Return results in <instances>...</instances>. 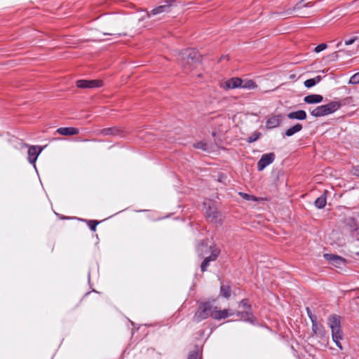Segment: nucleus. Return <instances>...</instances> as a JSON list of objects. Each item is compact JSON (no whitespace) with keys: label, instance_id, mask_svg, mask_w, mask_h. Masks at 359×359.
<instances>
[{"label":"nucleus","instance_id":"obj_1","mask_svg":"<svg viewBox=\"0 0 359 359\" xmlns=\"http://www.w3.org/2000/svg\"><path fill=\"white\" fill-rule=\"evenodd\" d=\"M202 56L194 48L183 50L178 59L185 72L191 71L201 62Z\"/></svg>","mask_w":359,"mask_h":359},{"label":"nucleus","instance_id":"obj_2","mask_svg":"<svg viewBox=\"0 0 359 359\" xmlns=\"http://www.w3.org/2000/svg\"><path fill=\"white\" fill-rule=\"evenodd\" d=\"M306 0H302L297 3L293 8H289L283 11L278 12V13L283 18H286L292 15L305 18L311 14V12L302 11L304 8L312 7L315 2H305Z\"/></svg>","mask_w":359,"mask_h":359},{"label":"nucleus","instance_id":"obj_3","mask_svg":"<svg viewBox=\"0 0 359 359\" xmlns=\"http://www.w3.org/2000/svg\"><path fill=\"white\" fill-rule=\"evenodd\" d=\"M342 104H345V100L342 101H332L327 104L318 106L313 109L310 108L309 111L314 117L324 116L335 112Z\"/></svg>","mask_w":359,"mask_h":359},{"label":"nucleus","instance_id":"obj_4","mask_svg":"<svg viewBox=\"0 0 359 359\" xmlns=\"http://www.w3.org/2000/svg\"><path fill=\"white\" fill-rule=\"evenodd\" d=\"M214 307L210 302L200 303L193 316V321L198 323L209 317L213 318Z\"/></svg>","mask_w":359,"mask_h":359},{"label":"nucleus","instance_id":"obj_5","mask_svg":"<svg viewBox=\"0 0 359 359\" xmlns=\"http://www.w3.org/2000/svg\"><path fill=\"white\" fill-rule=\"evenodd\" d=\"M328 325L332 330V337L336 345L341 348L340 339H341L342 332L341 330L340 317L336 314L332 315L328 318Z\"/></svg>","mask_w":359,"mask_h":359},{"label":"nucleus","instance_id":"obj_6","mask_svg":"<svg viewBox=\"0 0 359 359\" xmlns=\"http://www.w3.org/2000/svg\"><path fill=\"white\" fill-rule=\"evenodd\" d=\"M177 6V0H165L162 4L152 9L150 12H147L148 17L156 15L161 13H170L174 7Z\"/></svg>","mask_w":359,"mask_h":359},{"label":"nucleus","instance_id":"obj_7","mask_svg":"<svg viewBox=\"0 0 359 359\" xmlns=\"http://www.w3.org/2000/svg\"><path fill=\"white\" fill-rule=\"evenodd\" d=\"M344 231L350 233L353 238L359 240V224L355 218L350 217L344 219Z\"/></svg>","mask_w":359,"mask_h":359},{"label":"nucleus","instance_id":"obj_8","mask_svg":"<svg viewBox=\"0 0 359 359\" xmlns=\"http://www.w3.org/2000/svg\"><path fill=\"white\" fill-rule=\"evenodd\" d=\"M214 248H219L215 244L208 245V241H201L196 246V252L199 257L202 258L212 254Z\"/></svg>","mask_w":359,"mask_h":359},{"label":"nucleus","instance_id":"obj_9","mask_svg":"<svg viewBox=\"0 0 359 359\" xmlns=\"http://www.w3.org/2000/svg\"><path fill=\"white\" fill-rule=\"evenodd\" d=\"M276 156L274 153L264 154L257 162V170H263L267 165L272 163L275 160Z\"/></svg>","mask_w":359,"mask_h":359},{"label":"nucleus","instance_id":"obj_10","mask_svg":"<svg viewBox=\"0 0 359 359\" xmlns=\"http://www.w3.org/2000/svg\"><path fill=\"white\" fill-rule=\"evenodd\" d=\"M76 84L79 88H95L101 87L103 85V83L101 80L81 79L78 80Z\"/></svg>","mask_w":359,"mask_h":359},{"label":"nucleus","instance_id":"obj_11","mask_svg":"<svg viewBox=\"0 0 359 359\" xmlns=\"http://www.w3.org/2000/svg\"><path fill=\"white\" fill-rule=\"evenodd\" d=\"M220 254L219 248H214L212 254L206 256L201 264V270L202 272L207 271L208 267L210 265V262L215 261Z\"/></svg>","mask_w":359,"mask_h":359},{"label":"nucleus","instance_id":"obj_12","mask_svg":"<svg viewBox=\"0 0 359 359\" xmlns=\"http://www.w3.org/2000/svg\"><path fill=\"white\" fill-rule=\"evenodd\" d=\"M323 257L333 266L341 268L345 264V259L334 254H324Z\"/></svg>","mask_w":359,"mask_h":359},{"label":"nucleus","instance_id":"obj_13","mask_svg":"<svg viewBox=\"0 0 359 359\" xmlns=\"http://www.w3.org/2000/svg\"><path fill=\"white\" fill-rule=\"evenodd\" d=\"M99 134L102 136H123V131L118 127L106 128L100 130Z\"/></svg>","mask_w":359,"mask_h":359},{"label":"nucleus","instance_id":"obj_14","mask_svg":"<svg viewBox=\"0 0 359 359\" xmlns=\"http://www.w3.org/2000/svg\"><path fill=\"white\" fill-rule=\"evenodd\" d=\"M242 83H243V81L241 79L234 77L226 81L223 83L222 87L226 90L234 89L237 88H241V86H242Z\"/></svg>","mask_w":359,"mask_h":359},{"label":"nucleus","instance_id":"obj_15","mask_svg":"<svg viewBox=\"0 0 359 359\" xmlns=\"http://www.w3.org/2000/svg\"><path fill=\"white\" fill-rule=\"evenodd\" d=\"M42 149L39 146H31L28 149V161L30 163H35L38 156L41 152Z\"/></svg>","mask_w":359,"mask_h":359},{"label":"nucleus","instance_id":"obj_16","mask_svg":"<svg viewBox=\"0 0 359 359\" xmlns=\"http://www.w3.org/2000/svg\"><path fill=\"white\" fill-rule=\"evenodd\" d=\"M213 312V318L215 320H222L224 319L229 316H233L235 314V312L231 310L224 309V310H217L216 306L214 307Z\"/></svg>","mask_w":359,"mask_h":359},{"label":"nucleus","instance_id":"obj_17","mask_svg":"<svg viewBox=\"0 0 359 359\" xmlns=\"http://www.w3.org/2000/svg\"><path fill=\"white\" fill-rule=\"evenodd\" d=\"M235 313L241 320L250 323H252L254 321V316L250 310L245 311H236Z\"/></svg>","mask_w":359,"mask_h":359},{"label":"nucleus","instance_id":"obj_18","mask_svg":"<svg viewBox=\"0 0 359 359\" xmlns=\"http://www.w3.org/2000/svg\"><path fill=\"white\" fill-rule=\"evenodd\" d=\"M57 133L61 135H73L79 133V129L73 127L59 128Z\"/></svg>","mask_w":359,"mask_h":359},{"label":"nucleus","instance_id":"obj_19","mask_svg":"<svg viewBox=\"0 0 359 359\" xmlns=\"http://www.w3.org/2000/svg\"><path fill=\"white\" fill-rule=\"evenodd\" d=\"M287 118L290 119H297V120H305L306 118V113L304 110H298L295 111L290 112L287 115Z\"/></svg>","mask_w":359,"mask_h":359},{"label":"nucleus","instance_id":"obj_20","mask_svg":"<svg viewBox=\"0 0 359 359\" xmlns=\"http://www.w3.org/2000/svg\"><path fill=\"white\" fill-rule=\"evenodd\" d=\"M323 97L320 95L311 94L304 97V102L307 104H316L323 101Z\"/></svg>","mask_w":359,"mask_h":359},{"label":"nucleus","instance_id":"obj_21","mask_svg":"<svg viewBox=\"0 0 359 359\" xmlns=\"http://www.w3.org/2000/svg\"><path fill=\"white\" fill-rule=\"evenodd\" d=\"M312 323V331L314 334L318 337H322L325 335L324 327L322 325L318 323V320H313Z\"/></svg>","mask_w":359,"mask_h":359},{"label":"nucleus","instance_id":"obj_22","mask_svg":"<svg viewBox=\"0 0 359 359\" xmlns=\"http://www.w3.org/2000/svg\"><path fill=\"white\" fill-rule=\"evenodd\" d=\"M280 116H273L268 118L266 122V127L269 129H272L279 126L280 123Z\"/></svg>","mask_w":359,"mask_h":359},{"label":"nucleus","instance_id":"obj_23","mask_svg":"<svg viewBox=\"0 0 359 359\" xmlns=\"http://www.w3.org/2000/svg\"><path fill=\"white\" fill-rule=\"evenodd\" d=\"M220 213L217 211L215 207H209L206 210V216L212 222H216Z\"/></svg>","mask_w":359,"mask_h":359},{"label":"nucleus","instance_id":"obj_24","mask_svg":"<svg viewBox=\"0 0 359 359\" xmlns=\"http://www.w3.org/2000/svg\"><path fill=\"white\" fill-rule=\"evenodd\" d=\"M326 193H327V191H325L323 194H322L320 196H319L318 198H317L316 199L314 204L316 208H318L319 209H322L326 205V203H327Z\"/></svg>","mask_w":359,"mask_h":359},{"label":"nucleus","instance_id":"obj_25","mask_svg":"<svg viewBox=\"0 0 359 359\" xmlns=\"http://www.w3.org/2000/svg\"><path fill=\"white\" fill-rule=\"evenodd\" d=\"M302 128H303V126L301 123H296L292 127L286 130L285 134L287 137L292 136L296 133L301 131L302 130Z\"/></svg>","mask_w":359,"mask_h":359},{"label":"nucleus","instance_id":"obj_26","mask_svg":"<svg viewBox=\"0 0 359 359\" xmlns=\"http://www.w3.org/2000/svg\"><path fill=\"white\" fill-rule=\"evenodd\" d=\"M231 287L229 285H222L220 287L221 294L228 299L231 296Z\"/></svg>","mask_w":359,"mask_h":359},{"label":"nucleus","instance_id":"obj_27","mask_svg":"<svg viewBox=\"0 0 359 359\" xmlns=\"http://www.w3.org/2000/svg\"><path fill=\"white\" fill-rule=\"evenodd\" d=\"M256 87H257V84L252 80L243 81V83H242V86H241V88H246V89H254Z\"/></svg>","mask_w":359,"mask_h":359},{"label":"nucleus","instance_id":"obj_28","mask_svg":"<svg viewBox=\"0 0 359 359\" xmlns=\"http://www.w3.org/2000/svg\"><path fill=\"white\" fill-rule=\"evenodd\" d=\"M84 222H86L90 229L93 231H96L97 226L100 223V221L97 220H88V219H82Z\"/></svg>","mask_w":359,"mask_h":359},{"label":"nucleus","instance_id":"obj_29","mask_svg":"<svg viewBox=\"0 0 359 359\" xmlns=\"http://www.w3.org/2000/svg\"><path fill=\"white\" fill-rule=\"evenodd\" d=\"M344 52L343 50H339L326 56V58L329 62H335L338 60L339 53Z\"/></svg>","mask_w":359,"mask_h":359},{"label":"nucleus","instance_id":"obj_30","mask_svg":"<svg viewBox=\"0 0 359 359\" xmlns=\"http://www.w3.org/2000/svg\"><path fill=\"white\" fill-rule=\"evenodd\" d=\"M261 135V133L255 131L254 132L247 140L248 142L252 143L257 141Z\"/></svg>","mask_w":359,"mask_h":359},{"label":"nucleus","instance_id":"obj_31","mask_svg":"<svg viewBox=\"0 0 359 359\" xmlns=\"http://www.w3.org/2000/svg\"><path fill=\"white\" fill-rule=\"evenodd\" d=\"M239 194L245 200H248V201H257L258 199L257 197H255V196H252V195H250V194H245V193H239Z\"/></svg>","mask_w":359,"mask_h":359},{"label":"nucleus","instance_id":"obj_32","mask_svg":"<svg viewBox=\"0 0 359 359\" xmlns=\"http://www.w3.org/2000/svg\"><path fill=\"white\" fill-rule=\"evenodd\" d=\"M188 359H201V356L198 351H192L189 353Z\"/></svg>","mask_w":359,"mask_h":359},{"label":"nucleus","instance_id":"obj_33","mask_svg":"<svg viewBox=\"0 0 359 359\" xmlns=\"http://www.w3.org/2000/svg\"><path fill=\"white\" fill-rule=\"evenodd\" d=\"M349 83L358 84L359 83V72L353 74L349 79Z\"/></svg>","mask_w":359,"mask_h":359},{"label":"nucleus","instance_id":"obj_34","mask_svg":"<svg viewBox=\"0 0 359 359\" xmlns=\"http://www.w3.org/2000/svg\"><path fill=\"white\" fill-rule=\"evenodd\" d=\"M327 47V44L325 43H320L319 44L318 46H317L315 48H314V51L317 53L324 50L325 49H326Z\"/></svg>","mask_w":359,"mask_h":359},{"label":"nucleus","instance_id":"obj_35","mask_svg":"<svg viewBox=\"0 0 359 359\" xmlns=\"http://www.w3.org/2000/svg\"><path fill=\"white\" fill-rule=\"evenodd\" d=\"M239 304L245 308H246L248 310L251 311V305L249 304L248 299H242Z\"/></svg>","mask_w":359,"mask_h":359},{"label":"nucleus","instance_id":"obj_36","mask_svg":"<svg viewBox=\"0 0 359 359\" xmlns=\"http://www.w3.org/2000/svg\"><path fill=\"white\" fill-rule=\"evenodd\" d=\"M304 86L308 88H310L313 86H314L316 83L315 82V80L313 79H307L304 81Z\"/></svg>","mask_w":359,"mask_h":359},{"label":"nucleus","instance_id":"obj_37","mask_svg":"<svg viewBox=\"0 0 359 359\" xmlns=\"http://www.w3.org/2000/svg\"><path fill=\"white\" fill-rule=\"evenodd\" d=\"M194 147L197 149H201L203 151H206L207 150V144L205 142H197Z\"/></svg>","mask_w":359,"mask_h":359},{"label":"nucleus","instance_id":"obj_38","mask_svg":"<svg viewBox=\"0 0 359 359\" xmlns=\"http://www.w3.org/2000/svg\"><path fill=\"white\" fill-rule=\"evenodd\" d=\"M306 312L311 322H313V320H317V316L312 313L311 309L309 307L306 308Z\"/></svg>","mask_w":359,"mask_h":359},{"label":"nucleus","instance_id":"obj_39","mask_svg":"<svg viewBox=\"0 0 359 359\" xmlns=\"http://www.w3.org/2000/svg\"><path fill=\"white\" fill-rule=\"evenodd\" d=\"M357 39V36H354L348 40L345 41V45L348 46L353 44Z\"/></svg>","mask_w":359,"mask_h":359},{"label":"nucleus","instance_id":"obj_40","mask_svg":"<svg viewBox=\"0 0 359 359\" xmlns=\"http://www.w3.org/2000/svg\"><path fill=\"white\" fill-rule=\"evenodd\" d=\"M352 173L353 175L359 177V165L353 167Z\"/></svg>","mask_w":359,"mask_h":359},{"label":"nucleus","instance_id":"obj_41","mask_svg":"<svg viewBox=\"0 0 359 359\" xmlns=\"http://www.w3.org/2000/svg\"><path fill=\"white\" fill-rule=\"evenodd\" d=\"M312 79L315 80V82L317 84V83H318L319 82L321 81L322 76H317L315 78H312Z\"/></svg>","mask_w":359,"mask_h":359},{"label":"nucleus","instance_id":"obj_42","mask_svg":"<svg viewBox=\"0 0 359 359\" xmlns=\"http://www.w3.org/2000/svg\"><path fill=\"white\" fill-rule=\"evenodd\" d=\"M104 35H117L118 36H121L122 34H107V33H104Z\"/></svg>","mask_w":359,"mask_h":359},{"label":"nucleus","instance_id":"obj_43","mask_svg":"<svg viewBox=\"0 0 359 359\" xmlns=\"http://www.w3.org/2000/svg\"><path fill=\"white\" fill-rule=\"evenodd\" d=\"M341 43H342V42H341V41L338 42V43H337V46H337V48H339L341 46Z\"/></svg>","mask_w":359,"mask_h":359}]
</instances>
